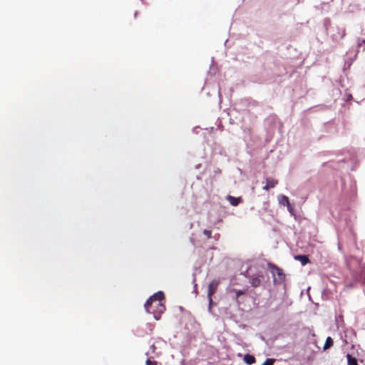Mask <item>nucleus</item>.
Returning a JSON list of instances; mask_svg holds the SVG:
<instances>
[{
  "label": "nucleus",
  "mask_w": 365,
  "mask_h": 365,
  "mask_svg": "<svg viewBox=\"0 0 365 365\" xmlns=\"http://www.w3.org/2000/svg\"><path fill=\"white\" fill-rule=\"evenodd\" d=\"M274 361L272 359H267L262 365H273Z\"/></svg>",
  "instance_id": "nucleus-12"
},
{
  "label": "nucleus",
  "mask_w": 365,
  "mask_h": 365,
  "mask_svg": "<svg viewBox=\"0 0 365 365\" xmlns=\"http://www.w3.org/2000/svg\"><path fill=\"white\" fill-rule=\"evenodd\" d=\"M236 293V297L237 298H238L240 296L242 295V294H245V291H242V290H237L235 292Z\"/></svg>",
  "instance_id": "nucleus-15"
},
{
  "label": "nucleus",
  "mask_w": 365,
  "mask_h": 365,
  "mask_svg": "<svg viewBox=\"0 0 365 365\" xmlns=\"http://www.w3.org/2000/svg\"><path fill=\"white\" fill-rule=\"evenodd\" d=\"M267 184L262 187L264 190H268L270 188L274 187L278 184V180L272 178L266 179Z\"/></svg>",
  "instance_id": "nucleus-5"
},
{
  "label": "nucleus",
  "mask_w": 365,
  "mask_h": 365,
  "mask_svg": "<svg viewBox=\"0 0 365 365\" xmlns=\"http://www.w3.org/2000/svg\"><path fill=\"white\" fill-rule=\"evenodd\" d=\"M279 202L284 205H286L287 207H291V204L289 202L288 197L285 195H281Z\"/></svg>",
  "instance_id": "nucleus-9"
},
{
  "label": "nucleus",
  "mask_w": 365,
  "mask_h": 365,
  "mask_svg": "<svg viewBox=\"0 0 365 365\" xmlns=\"http://www.w3.org/2000/svg\"><path fill=\"white\" fill-rule=\"evenodd\" d=\"M218 285H219V282L216 279H214L210 283V284L208 286L207 297L209 299L210 306L212 303V297L216 292Z\"/></svg>",
  "instance_id": "nucleus-3"
},
{
  "label": "nucleus",
  "mask_w": 365,
  "mask_h": 365,
  "mask_svg": "<svg viewBox=\"0 0 365 365\" xmlns=\"http://www.w3.org/2000/svg\"><path fill=\"white\" fill-rule=\"evenodd\" d=\"M268 267L272 274L274 284L282 283L284 280L285 274L282 269L271 263L268 264Z\"/></svg>",
  "instance_id": "nucleus-2"
},
{
  "label": "nucleus",
  "mask_w": 365,
  "mask_h": 365,
  "mask_svg": "<svg viewBox=\"0 0 365 365\" xmlns=\"http://www.w3.org/2000/svg\"><path fill=\"white\" fill-rule=\"evenodd\" d=\"M334 344L333 339L331 336H328L326 339L325 344L324 345V350H327L331 347Z\"/></svg>",
  "instance_id": "nucleus-10"
},
{
  "label": "nucleus",
  "mask_w": 365,
  "mask_h": 365,
  "mask_svg": "<svg viewBox=\"0 0 365 365\" xmlns=\"http://www.w3.org/2000/svg\"><path fill=\"white\" fill-rule=\"evenodd\" d=\"M164 299V293L159 291L151 296L144 305L145 310L153 314L155 320H159L161 314L165 311V306L163 303Z\"/></svg>",
  "instance_id": "nucleus-1"
},
{
  "label": "nucleus",
  "mask_w": 365,
  "mask_h": 365,
  "mask_svg": "<svg viewBox=\"0 0 365 365\" xmlns=\"http://www.w3.org/2000/svg\"><path fill=\"white\" fill-rule=\"evenodd\" d=\"M250 279V282L253 287H259L261 284L262 280L264 279L262 274L252 275L251 276Z\"/></svg>",
  "instance_id": "nucleus-4"
},
{
  "label": "nucleus",
  "mask_w": 365,
  "mask_h": 365,
  "mask_svg": "<svg viewBox=\"0 0 365 365\" xmlns=\"http://www.w3.org/2000/svg\"><path fill=\"white\" fill-rule=\"evenodd\" d=\"M294 258L299 261L302 265H305L309 262V259L307 255H297Z\"/></svg>",
  "instance_id": "nucleus-6"
},
{
  "label": "nucleus",
  "mask_w": 365,
  "mask_h": 365,
  "mask_svg": "<svg viewBox=\"0 0 365 365\" xmlns=\"http://www.w3.org/2000/svg\"><path fill=\"white\" fill-rule=\"evenodd\" d=\"M244 361L246 364L251 365L255 363V358L250 354H246L244 357Z\"/></svg>",
  "instance_id": "nucleus-8"
},
{
  "label": "nucleus",
  "mask_w": 365,
  "mask_h": 365,
  "mask_svg": "<svg viewBox=\"0 0 365 365\" xmlns=\"http://www.w3.org/2000/svg\"><path fill=\"white\" fill-rule=\"evenodd\" d=\"M203 234L208 238H211L212 237V232L210 230H204Z\"/></svg>",
  "instance_id": "nucleus-13"
},
{
  "label": "nucleus",
  "mask_w": 365,
  "mask_h": 365,
  "mask_svg": "<svg viewBox=\"0 0 365 365\" xmlns=\"http://www.w3.org/2000/svg\"><path fill=\"white\" fill-rule=\"evenodd\" d=\"M227 200L232 206L238 205L240 202L241 201V199L240 197H235L230 195L227 197Z\"/></svg>",
  "instance_id": "nucleus-7"
},
{
  "label": "nucleus",
  "mask_w": 365,
  "mask_h": 365,
  "mask_svg": "<svg viewBox=\"0 0 365 365\" xmlns=\"http://www.w3.org/2000/svg\"><path fill=\"white\" fill-rule=\"evenodd\" d=\"M346 357H347L348 365H358L357 359L355 357H353L349 354H347Z\"/></svg>",
  "instance_id": "nucleus-11"
},
{
  "label": "nucleus",
  "mask_w": 365,
  "mask_h": 365,
  "mask_svg": "<svg viewBox=\"0 0 365 365\" xmlns=\"http://www.w3.org/2000/svg\"><path fill=\"white\" fill-rule=\"evenodd\" d=\"M287 209H288V210H289V212H292V207L291 206V207H287Z\"/></svg>",
  "instance_id": "nucleus-17"
},
{
  "label": "nucleus",
  "mask_w": 365,
  "mask_h": 365,
  "mask_svg": "<svg viewBox=\"0 0 365 365\" xmlns=\"http://www.w3.org/2000/svg\"><path fill=\"white\" fill-rule=\"evenodd\" d=\"M150 348L152 349V352L154 353L155 352V346L154 344H153Z\"/></svg>",
  "instance_id": "nucleus-16"
},
{
  "label": "nucleus",
  "mask_w": 365,
  "mask_h": 365,
  "mask_svg": "<svg viewBox=\"0 0 365 365\" xmlns=\"http://www.w3.org/2000/svg\"><path fill=\"white\" fill-rule=\"evenodd\" d=\"M146 365H158V362L156 361H151L150 359H148L146 362Z\"/></svg>",
  "instance_id": "nucleus-14"
}]
</instances>
